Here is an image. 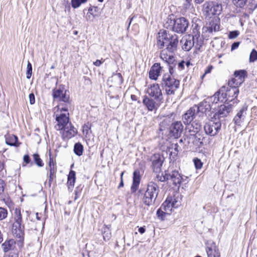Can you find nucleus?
Instances as JSON below:
<instances>
[{"instance_id":"obj_1","label":"nucleus","mask_w":257,"mask_h":257,"mask_svg":"<svg viewBox=\"0 0 257 257\" xmlns=\"http://www.w3.org/2000/svg\"><path fill=\"white\" fill-rule=\"evenodd\" d=\"M178 42L177 35L170 33L164 30L159 31L157 46L160 49L166 47V48L162 50L160 53V57L163 61L169 64H174L175 60L173 54L177 50Z\"/></svg>"},{"instance_id":"obj_2","label":"nucleus","mask_w":257,"mask_h":257,"mask_svg":"<svg viewBox=\"0 0 257 257\" xmlns=\"http://www.w3.org/2000/svg\"><path fill=\"white\" fill-rule=\"evenodd\" d=\"M188 20L184 17H180L175 19H168L165 26L168 29L171 30L178 34L185 33L189 26Z\"/></svg>"},{"instance_id":"obj_3","label":"nucleus","mask_w":257,"mask_h":257,"mask_svg":"<svg viewBox=\"0 0 257 257\" xmlns=\"http://www.w3.org/2000/svg\"><path fill=\"white\" fill-rule=\"evenodd\" d=\"M160 191L158 185L154 182L148 183L147 189L143 194V203L148 206L155 204Z\"/></svg>"},{"instance_id":"obj_4","label":"nucleus","mask_w":257,"mask_h":257,"mask_svg":"<svg viewBox=\"0 0 257 257\" xmlns=\"http://www.w3.org/2000/svg\"><path fill=\"white\" fill-rule=\"evenodd\" d=\"M199 39L201 41L200 33L196 28H194L192 34L184 36L180 41V45L182 50L185 51H189L194 46L195 41L198 45Z\"/></svg>"},{"instance_id":"obj_5","label":"nucleus","mask_w":257,"mask_h":257,"mask_svg":"<svg viewBox=\"0 0 257 257\" xmlns=\"http://www.w3.org/2000/svg\"><path fill=\"white\" fill-rule=\"evenodd\" d=\"M179 84V80L170 76V74L163 75L161 85L167 95L174 94Z\"/></svg>"},{"instance_id":"obj_6","label":"nucleus","mask_w":257,"mask_h":257,"mask_svg":"<svg viewBox=\"0 0 257 257\" xmlns=\"http://www.w3.org/2000/svg\"><path fill=\"white\" fill-rule=\"evenodd\" d=\"M203 13L206 17L218 16L222 11V6L216 1L206 2L203 5Z\"/></svg>"},{"instance_id":"obj_7","label":"nucleus","mask_w":257,"mask_h":257,"mask_svg":"<svg viewBox=\"0 0 257 257\" xmlns=\"http://www.w3.org/2000/svg\"><path fill=\"white\" fill-rule=\"evenodd\" d=\"M14 219L12 232L16 237L22 239L24 235V226L22 224V217L19 209L16 208L15 210Z\"/></svg>"},{"instance_id":"obj_8","label":"nucleus","mask_w":257,"mask_h":257,"mask_svg":"<svg viewBox=\"0 0 257 257\" xmlns=\"http://www.w3.org/2000/svg\"><path fill=\"white\" fill-rule=\"evenodd\" d=\"M213 117L204 125V130L205 134L210 136H215L220 131L221 127V123L220 120H213Z\"/></svg>"},{"instance_id":"obj_9","label":"nucleus","mask_w":257,"mask_h":257,"mask_svg":"<svg viewBox=\"0 0 257 257\" xmlns=\"http://www.w3.org/2000/svg\"><path fill=\"white\" fill-rule=\"evenodd\" d=\"M52 95L56 100L68 103L69 100V95L66 94V90L65 86L59 85L58 87L54 88L53 90Z\"/></svg>"},{"instance_id":"obj_10","label":"nucleus","mask_w":257,"mask_h":257,"mask_svg":"<svg viewBox=\"0 0 257 257\" xmlns=\"http://www.w3.org/2000/svg\"><path fill=\"white\" fill-rule=\"evenodd\" d=\"M193 106L195 107L198 117L201 119H204L206 116V112L210 111L212 108L211 104L206 99L198 105H194Z\"/></svg>"},{"instance_id":"obj_11","label":"nucleus","mask_w":257,"mask_h":257,"mask_svg":"<svg viewBox=\"0 0 257 257\" xmlns=\"http://www.w3.org/2000/svg\"><path fill=\"white\" fill-rule=\"evenodd\" d=\"M69 113H60V114H56V120L57 124L55 125V127L56 130H62L64 127L67 126L68 125H70V122H69Z\"/></svg>"},{"instance_id":"obj_12","label":"nucleus","mask_w":257,"mask_h":257,"mask_svg":"<svg viewBox=\"0 0 257 257\" xmlns=\"http://www.w3.org/2000/svg\"><path fill=\"white\" fill-rule=\"evenodd\" d=\"M236 79H232L228 82V87L226 90V94L227 96V100L229 101L236 98L239 93L238 86L235 84Z\"/></svg>"},{"instance_id":"obj_13","label":"nucleus","mask_w":257,"mask_h":257,"mask_svg":"<svg viewBox=\"0 0 257 257\" xmlns=\"http://www.w3.org/2000/svg\"><path fill=\"white\" fill-rule=\"evenodd\" d=\"M147 93L151 97L160 102L163 99L162 90L158 84L150 85L147 89Z\"/></svg>"},{"instance_id":"obj_14","label":"nucleus","mask_w":257,"mask_h":257,"mask_svg":"<svg viewBox=\"0 0 257 257\" xmlns=\"http://www.w3.org/2000/svg\"><path fill=\"white\" fill-rule=\"evenodd\" d=\"M232 110V105L228 103L221 105L213 117L215 119L220 120V118L226 117Z\"/></svg>"},{"instance_id":"obj_15","label":"nucleus","mask_w":257,"mask_h":257,"mask_svg":"<svg viewBox=\"0 0 257 257\" xmlns=\"http://www.w3.org/2000/svg\"><path fill=\"white\" fill-rule=\"evenodd\" d=\"M168 181H170L175 186H179L183 178L178 171L169 169L167 170Z\"/></svg>"},{"instance_id":"obj_16","label":"nucleus","mask_w":257,"mask_h":257,"mask_svg":"<svg viewBox=\"0 0 257 257\" xmlns=\"http://www.w3.org/2000/svg\"><path fill=\"white\" fill-rule=\"evenodd\" d=\"M219 19L214 17L212 18L209 22V24H207L206 26L203 28V33H208V36L210 34H212L213 32H216L219 29V25L218 24Z\"/></svg>"},{"instance_id":"obj_17","label":"nucleus","mask_w":257,"mask_h":257,"mask_svg":"<svg viewBox=\"0 0 257 257\" xmlns=\"http://www.w3.org/2000/svg\"><path fill=\"white\" fill-rule=\"evenodd\" d=\"M183 125L180 121L173 122L170 126V133L175 138L180 137L183 130Z\"/></svg>"},{"instance_id":"obj_18","label":"nucleus","mask_w":257,"mask_h":257,"mask_svg":"<svg viewBox=\"0 0 257 257\" xmlns=\"http://www.w3.org/2000/svg\"><path fill=\"white\" fill-rule=\"evenodd\" d=\"M197 117H198V114L195 110V107H194L193 106L183 115L182 120L183 123L187 125L190 124V123Z\"/></svg>"},{"instance_id":"obj_19","label":"nucleus","mask_w":257,"mask_h":257,"mask_svg":"<svg viewBox=\"0 0 257 257\" xmlns=\"http://www.w3.org/2000/svg\"><path fill=\"white\" fill-rule=\"evenodd\" d=\"M152 168L154 172L157 173L160 172L163 162V158L159 154H154L151 158Z\"/></svg>"},{"instance_id":"obj_20","label":"nucleus","mask_w":257,"mask_h":257,"mask_svg":"<svg viewBox=\"0 0 257 257\" xmlns=\"http://www.w3.org/2000/svg\"><path fill=\"white\" fill-rule=\"evenodd\" d=\"M160 102L152 98L145 96L143 100V103L145 105L149 111H156L160 106Z\"/></svg>"},{"instance_id":"obj_21","label":"nucleus","mask_w":257,"mask_h":257,"mask_svg":"<svg viewBox=\"0 0 257 257\" xmlns=\"http://www.w3.org/2000/svg\"><path fill=\"white\" fill-rule=\"evenodd\" d=\"M62 136L64 139H69L74 137L77 133V130L72 125V123L70 125H68L67 126L64 127L61 130Z\"/></svg>"},{"instance_id":"obj_22","label":"nucleus","mask_w":257,"mask_h":257,"mask_svg":"<svg viewBox=\"0 0 257 257\" xmlns=\"http://www.w3.org/2000/svg\"><path fill=\"white\" fill-rule=\"evenodd\" d=\"M247 109V106L245 105H243L234 116L233 121L236 125L239 126L243 121Z\"/></svg>"},{"instance_id":"obj_23","label":"nucleus","mask_w":257,"mask_h":257,"mask_svg":"<svg viewBox=\"0 0 257 257\" xmlns=\"http://www.w3.org/2000/svg\"><path fill=\"white\" fill-rule=\"evenodd\" d=\"M162 67L159 63H155L149 71V77L150 79L156 80L160 75Z\"/></svg>"},{"instance_id":"obj_24","label":"nucleus","mask_w":257,"mask_h":257,"mask_svg":"<svg viewBox=\"0 0 257 257\" xmlns=\"http://www.w3.org/2000/svg\"><path fill=\"white\" fill-rule=\"evenodd\" d=\"M141 181V176L140 171L135 170L133 173V181L131 186V191L132 193L135 192L138 189Z\"/></svg>"},{"instance_id":"obj_25","label":"nucleus","mask_w":257,"mask_h":257,"mask_svg":"<svg viewBox=\"0 0 257 257\" xmlns=\"http://www.w3.org/2000/svg\"><path fill=\"white\" fill-rule=\"evenodd\" d=\"M234 75L235 76L234 79H236L234 84L236 85H240V84L244 81L246 71L243 70L235 71L234 73Z\"/></svg>"},{"instance_id":"obj_26","label":"nucleus","mask_w":257,"mask_h":257,"mask_svg":"<svg viewBox=\"0 0 257 257\" xmlns=\"http://www.w3.org/2000/svg\"><path fill=\"white\" fill-rule=\"evenodd\" d=\"M6 143L10 146L18 147L19 146L18 138L14 135H7L5 136Z\"/></svg>"},{"instance_id":"obj_27","label":"nucleus","mask_w":257,"mask_h":257,"mask_svg":"<svg viewBox=\"0 0 257 257\" xmlns=\"http://www.w3.org/2000/svg\"><path fill=\"white\" fill-rule=\"evenodd\" d=\"M15 241L14 239L7 240L2 245L3 251L7 252L11 250L14 249L15 247Z\"/></svg>"},{"instance_id":"obj_28","label":"nucleus","mask_w":257,"mask_h":257,"mask_svg":"<svg viewBox=\"0 0 257 257\" xmlns=\"http://www.w3.org/2000/svg\"><path fill=\"white\" fill-rule=\"evenodd\" d=\"M172 197H168L165 202L161 205V207L163 210L166 211L169 214H170L172 208H173V204L172 205Z\"/></svg>"},{"instance_id":"obj_29","label":"nucleus","mask_w":257,"mask_h":257,"mask_svg":"<svg viewBox=\"0 0 257 257\" xmlns=\"http://www.w3.org/2000/svg\"><path fill=\"white\" fill-rule=\"evenodd\" d=\"M76 173L74 171L71 170L68 175L67 185L68 190H72L76 180Z\"/></svg>"},{"instance_id":"obj_30","label":"nucleus","mask_w":257,"mask_h":257,"mask_svg":"<svg viewBox=\"0 0 257 257\" xmlns=\"http://www.w3.org/2000/svg\"><path fill=\"white\" fill-rule=\"evenodd\" d=\"M206 252L208 257H220L218 249L216 248L215 244L212 245L210 247H207Z\"/></svg>"},{"instance_id":"obj_31","label":"nucleus","mask_w":257,"mask_h":257,"mask_svg":"<svg viewBox=\"0 0 257 257\" xmlns=\"http://www.w3.org/2000/svg\"><path fill=\"white\" fill-rule=\"evenodd\" d=\"M203 119H201L199 117H197L195 119L194 121H192L191 125L194 129V133H197L201 130L202 128V124L200 121Z\"/></svg>"},{"instance_id":"obj_32","label":"nucleus","mask_w":257,"mask_h":257,"mask_svg":"<svg viewBox=\"0 0 257 257\" xmlns=\"http://www.w3.org/2000/svg\"><path fill=\"white\" fill-rule=\"evenodd\" d=\"M221 91H217L216 92L213 96L207 97L206 99L208 101V102L211 104V105L213 104L217 103L219 100V93Z\"/></svg>"},{"instance_id":"obj_33","label":"nucleus","mask_w":257,"mask_h":257,"mask_svg":"<svg viewBox=\"0 0 257 257\" xmlns=\"http://www.w3.org/2000/svg\"><path fill=\"white\" fill-rule=\"evenodd\" d=\"M91 131V124L87 122L84 124L82 126V134L87 139L90 137Z\"/></svg>"},{"instance_id":"obj_34","label":"nucleus","mask_w":257,"mask_h":257,"mask_svg":"<svg viewBox=\"0 0 257 257\" xmlns=\"http://www.w3.org/2000/svg\"><path fill=\"white\" fill-rule=\"evenodd\" d=\"M73 151L77 156H81L84 151L83 145L79 142L76 143L74 145Z\"/></svg>"},{"instance_id":"obj_35","label":"nucleus","mask_w":257,"mask_h":257,"mask_svg":"<svg viewBox=\"0 0 257 257\" xmlns=\"http://www.w3.org/2000/svg\"><path fill=\"white\" fill-rule=\"evenodd\" d=\"M103 237L105 241H108L111 238V233L109 227L105 225L103 228Z\"/></svg>"},{"instance_id":"obj_36","label":"nucleus","mask_w":257,"mask_h":257,"mask_svg":"<svg viewBox=\"0 0 257 257\" xmlns=\"http://www.w3.org/2000/svg\"><path fill=\"white\" fill-rule=\"evenodd\" d=\"M218 91H221L219 93V100L221 102L226 101L227 100V96L226 94L225 87H222Z\"/></svg>"},{"instance_id":"obj_37","label":"nucleus","mask_w":257,"mask_h":257,"mask_svg":"<svg viewBox=\"0 0 257 257\" xmlns=\"http://www.w3.org/2000/svg\"><path fill=\"white\" fill-rule=\"evenodd\" d=\"M167 215L169 214L166 211H164L163 209L162 208V207H160L157 211V217L162 220L165 219Z\"/></svg>"},{"instance_id":"obj_38","label":"nucleus","mask_w":257,"mask_h":257,"mask_svg":"<svg viewBox=\"0 0 257 257\" xmlns=\"http://www.w3.org/2000/svg\"><path fill=\"white\" fill-rule=\"evenodd\" d=\"M33 159L35 161V164L40 167H43L44 166V163L40 158L39 154H34L33 155Z\"/></svg>"},{"instance_id":"obj_39","label":"nucleus","mask_w":257,"mask_h":257,"mask_svg":"<svg viewBox=\"0 0 257 257\" xmlns=\"http://www.w3.org/2000/svg\"><path fill=\"white\" fill-rule=\"evenodd\" d=\"M87 2V0H72V7L74 8H78L82 4H84Z\"/></svg>"},{"instance_id":"obj_40","label":"nucleus","mask_w":257,"mask_h":257,"mask_svg":"<svg viewBox=\"0 0 257 257\" xmlns=\"http://www.w3.org/2000/svg\"><path fill=\"white\" fill-rule=\"evenodd\" d=\"M56 171H57V169L49 170V181L48 182H49L50 186H51V184L53 180L56 177L55 174L56 173Z\"/></svg>"},{"instance_id":"obj_41","label":"nucleus","mask_w":257,"mask_h":257,"mask_svg":"<svg viewBox=\"0 0 257 257\" xmlns=\"http://www.w3.org/2000/svg\"><path fill=\"white\" fill-rule=\"evenodd\" d=\"M257 60V51L255 49H252L249 56V62H253Z\"/></svg>"},{"instance_id":"obj_42","label":"nucleus","mask_w":257,"mask_h":257,"mask_svg":"<svg viewBox=\"0 0 257 257\" xmlns=\"http://www.w3.org/2000/svg\"><path fill=\"white\" fill-rule=\"evenodd\" d=\"M32 74V66L31 63L28 61L27 67V78L30 79Z\"/></svg>"},{"instance_id":"obj_43","label":"nucleus","mask_w":257,"mask_h":257,"mask_svg":"<svg viewBox=\"0 0 257 257\" xmlns=\"http://www.w3.org/2000/svg\"><path fill=\"white\" fill-rule=\"evenodd\" d=\"M157 179L161 182H164L165 181H168V176L167 174V171L165 172L164 175L162 176L158 175L157 176Z\"/></svg>"},{"instance_id":"obj_44","label":"nucleus","mask_w":257,"mask_h":257,"mask_svg":"<svg viewBox=\"0 0 257 257\" xmlns=\"http://www.w3.org/2000/svg\"><path fill=\"white\" fill-rule=\"evenodd\" d=\"M193 161L195 168L197 169H200L202 167L203 163L200 159L198 158H195L194 159Z\"/></svg>"},{"instance_id":"obj_45","label":"nucleus","mask_w":257,"mask_h":257,"mask_svg":"<svg viewBox=\"0 0 257 257\" xmlns=\"http://www.w3.org/2000/svg\"><path fill=\"white\" fill-rule=\"evenodd\" d=\"M183 7L185 9H189L192 7V0H184Z\"/></svg>"},{"instance_id":"obj_46","label":"nucleus","mask_w":257,"mask_h":257,"mask_svg":"<svg viewBox=\"0 0 257 257\" xmlns=\"http://www.w3.org/2000/svg\"><path fill=\"white\" fill-rule=\"evenodd\" d=\"M8 215L7 209L4 208H0V220L6 218Z\"/></svg>"},{"instance_id":"obj_47","label":"nucleus","mask_w":257,"mask_h":257,"mask_svg":"<svg viewBox=\"0 0 257 257\" xmlns=\"http://www.w3.org/2000/svg\"><path fill=\"white\" fill-rule=\"evenodd\" d=\"M97 7H90L88 10V12L90 15H92L93 17H94L97 16Z\"/></svg>"},{"instance_id":"obj_48","label":"nucleus","mask_w":257,"mask_h":257,"mask_svg":"<svg viewBox=\"0 0 257 257\" xmlns=\"http://www.w3.org/2000/svg\"><path fill=\"white\" fill-rule=\"evenodd\" d=\"M233 2L239 8H242L245 4V0H233Z\"/></svg>"},{"instance_id":"obj_49","label":"nucleus","mask_w":257,"mask_h":257,"mask_svg":"<svg viewBox=\"0 0 257 257\" xmlns=\"http://www.w3.org/2000/svg\"><path fill=\"white\" fill-rule=\"evenodd\" d=\"M239 35V32L238 31H233L230 32L228 35V38L229 39H234L236 38Z\"/></svg>"},{"instance_id":"obj_50","label":"nucleus","mask_w":257,"mask_h":257,"mask_svg":"<svg viewBox=\"0 0 257 257\" xmlns=\"http://www.w3.org/2000/svg\"><path fill=\"white\" fill-rule=\"evenodd\" d=\"M174 147H175V148H174L175 152H171L170 154V156H172V157L173 158H175V157L177 156L178 153L179 152L178 144H175L174 145Z\"/></svg>"},{"instance_id":"obj_51","label":"nucleus","mask_w":257,"mask_h":257,"mask_svg":"<svg viewBox=\"0 0 257 257\" xmlns=\"http://www.w3.org/2000/svg\"><path fill=\"white\" fill-rule=\"evenodd\" d=\"M70 105L69 102H68L66 104L65 106L62 107L61 105L58 106V109L60 110V113H62L63 111L68 112V105Z\"/></svg>"},{"instance_id":"obj_52","label":"nucleus","mask_w":257,"mask_h":257,"mask_svg":"<svg viewBox=\"0 0 257 257\" xmlns=\"http://www.w3.org/2000/svg\"><path fill=\"white\" fill-rule=\"evenodd\" d=\"M5 186V182L3 180L0 179V195L4 192Z\"/></svg>"},{"instance_id":"obj_53","label":"nucleus","mask_w":257,"mask_h":257,"mask_svg":"<svg viewBox=\"0 0 257 257\" xmlns=\"http://www.w3.org/2000/svg\"><path fill=\"white\" fill-rule=\"evenodd\" d=\"M29 101L31 104H34L35 103V97L33 93H31L29 96Z\"/></svg>"},{"instance_id":"obj_54","label":"nucleus","mask_w":257,"mask_h":257,"mask_svg":"<svg viewBox=\"0 0 257 257\" xmlns=\"http://www.w3.org/2000/svg\"><path fill=\"white\" fill-rule=\"evenodd\" d=\"M56 163L55 160H54L53 158L50 154L49 155V166H56Z\"/></svg>"},{"instance_id":"obj_55","label":"nucleus","mask_w":257,"mask_h":257,"mask_svg":"<svg viewBox=\"0 0 257 257\" xmlns=\"http://www.w3.org/2000/svg\"><path fill=\"white\" fill-rule=\"evenodd\" d=\"M113 77L114 78H118V80H119V82L120 83H122V77L121 76V74L119 73H116V74L114 75L113 76Z\"/></svg>"},{"instance_id":"obj_56","label":"nucleus","mask_w":257,"mask_h":257,"mask_svg":"<svg viewBox=\"0 0 257 257\" xmlns=\"http://www.w3.org/2000/svg\"><path fill=\"white\" fill-rule=\"evenodd\" d=\"M23 160H24V162L25 163H26V164H29L31 162V159L28 155H25L24 156Z\"/></svg>"},{"instance_id":"obj_57","label":"nucleus","mask_w":257,"mask_h":257,"mask_svg":"<svg viewBox=\"0 0 257 257\" xmlns=\"http://www.w3.org/2000/svg\"><path fill=\"white\" fill-rule=\"evenodd\" d=\"M185 61L182 60L178 64V67L179 69L183 70L184 69Z\"/></svg>"},{"instance_id":"obj_58","label":"nucleus","mask_w":257,"mask_h":257,"mask_svg":"<svg viewBox=\"0 0 257 257\" xmlns=\"http://www.w3.org/2000/svg\"><path fill=\"white\" fill-rule=\"evenodd\" d=\"M172 204H173V208H177L179 206V204L178 203V201L176 200V199L174 197H172Z\"/></svg>"},{"instance_id":"obj_59","label":"nucleus","mask_w":257,"mask_h":257,"mask_svg":"<svg viewBox=\"0 0 257 257\" xmlns=\"http://www.w3.org/2000/svg\"><path fill=\"white\" fill-rule=\"evenodd\" d=\"M124 174V172H122L120 174V182L118 186V188H120V187H122L123 186V175Z\"/></svg>"},{"instance_id":"obj_60","label":"nucleus","mask_w":257,"mask_h":257,"mask_svg":"<svg viewBox=\"0 0 257 257\" xmlns=\"http://www.w3.org/2000/svg\"><path fill=\"white\" fill-rule=\"evenodd\" d=\"M239 43V42H234L231 45V50H233L236 49L238 47Z\"/></svg>"},{"instance_id":"obj_61","label":"nucleus","mask_w":257,"mask_h":257,"mask_svg":"<svg viewBox=\"0 0 257 257\" xmlns=\"http://www.w3.org/2000/svg\"><path fill=\"white\" fill-rule=\"evenodd\" d=\"M103 62L104 60L103 61H101L100 60H96L95 62H93V64L96 66H99L102 64V63Z\"/></svg>"},{"instance_id":"obj_62","label":"nucleus","mask_w":257,"mask_h":257,"mask_svg":"<svg viewBox=\"0 0 257 257\" xmlns=\"http://www.w3.org/2000/svg\"><path fill=\"white\" fill-rule=\"evenodd\" d=\"M212 69H213V66L212 65H209V66H208V67L205 71L204 75L209 73Z\"/></svg>"},{"instance_id":"obj_63","label":"nucleus","mask_w":257,"mask_h":257,"mask_svg":"<svg viewBox=\"0 0 257 257\" xmlns=\"http://www.w3.org/2000/svg\"><path fill=\"white\" fill-rule=\"evenodd\" d=\"M169 73H166V74H170V76H172V75L174 72L173 67H172L171 66H169Z\"/></svg>"},{"instance_id":"obj_64","label":"nucleus","mask_w":257,"mask_h":257,"mask_svg":"<svg viewBox=\"0 0 257 257\" xmlns=\"http://www.w3.org/2000/svg\"><path fill=\"white\" fill-rule=\"evenodd\" d=\"M146 231V228L145 227H141L139 228V232L141 233V234H143Z\"/></svg>"}]
</instances>
